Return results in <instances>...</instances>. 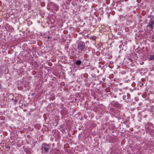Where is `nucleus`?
<instances>
[{"mask_svg": "<svg viewBox=\"0 0 154 154\" xmlns=\"http://www.w3.org/2000/svg\"><path fill=\"white\" fill-rule=\"evenodd\" d=\"M51 149V146L46 143L42 144L41 146L42 153L47 154Z\"/></svg>", "mask_w": 154, "mask_h": 154, "instance_id": "nucleus-1", "label": "nucleus"}, {"mask_svg": "<svg viewBox=\"0 0 154 154\" xmlns=\"http://www.w3.org/2000/svg\"><path fill=\"white\" fill-rule=\"evenodd\" d=\"M85 47V42L80 41L78 44L77 48L76 51L78 53H81Z\"/></svg>", "mask_w": 154, "mask_h": 154, "instance_id": "nucleus-2", "label": "nucleus"}, {"mask_svg": "<svg viewBox=\"0 0 154 154\" xmlns=\"http://www.w3.org/2000/svg\"><path fill=\"white\" fill-rule=\"evenodd\" d=\"M154 26V20L150 19L146 27L149 28L150 30H152Z\"/></svg>", "mask_w": 154, "mask_h": 154, "instance_id": "nucleus-3", "label": "nucleus"}, {"mask_svg": "<svg viewBox=\"0 0 154 154\" xmlns=\"http://www.w3.org/2000/svg\"><path fill=\"white\" fill-rule=\"evenodd\" d=\"M5 76L6 78L7 79V80H8L10 78V74L8 73L9 72L8 70L7 69H6L5 70Z\"/></svg>", "mask_w": 154, "mask_h": 154, "instance_id": "nucleus-4", "label": "nucleus"}, {"mask_svg": "<svg viewBox=\"0 0 154 154\" xmlns=\"http://www.w3.org/2000/svg\"><path fill=\"white\" fill-rule=\"evenodd\" d=\"M130 97V94L128 93H126L124 95L122 98L124 100H127L129 99Z\"/></svg>", "mask_w": 154, "mask_h": 154, "instance_id": "nucleus-5", "label": "nucleus"}, {"mask_svg": "<svg viewBox=\"0 0 154 154\" xmlns=\"http://www.w3.org/2000/svg\"><path fill=\"white\" fill-rule=\"evenodd\" d=\"M150 60H152L154 59V55H151L149 58Z\"/></svg>", "mask_w": 154, "mask_h": 154, "instance_id": "nucleus-6", "label": "nucleus"}, {"mask_svg": "<svg viewBox=\"0 0 154 154\" xmlns=\"http://www.w3.org/2000/svg\"><path fill=\"white\" fill-rule=\"evenodd\" d=\"M81 62H82V61L80 60H77L76 61V64L77 65H79L81 64Z\"/></svg>", "mask_w": 154, "mask_h": 154, "instance_id": "nucleus-7", "label": "nucleus"}, {"mask_svg": "<svg viewBox=\"0 0 154 154\" xmlns=\"http://www.w3.org/2000/svg\"><path fill=\"white\" fill-rule=\"evenodd\" d=\"M53 7H54V9L56 10V11H57L58 10V6H56V5H53Z\"/></svg>", "mask_w": 154, "mask_h": 154, "instance_id": "nucleus-8", "label": "nucleus"}, {"mask_svg": "<svg viewBox=\"0 0 154 154\" xmlns=\"http://www.w3.org/2000/svg\"><path fill=\"white\" fill-rule=\"evenodd\" d=\"M154 110V107L153 106L151 107L150 108V111L152 112H153Z\"/></svg>", "mask_w": 154, "mask_h": 154, "instance_id": "nucleus-9", "label": "nucleus"}, {"mask_svg": "<svg viewBox=\"0 0 154 154\" xmlns=\"http://www.w3.org/2000/svg\"><path fill=\"white\" fill-rule=\"evenodd\" d=\"M2 88V84L0 83V89H1Z\"/></svg>", "mask_w": 154, "mask_h": 154, "instance_id": "nucleus-10", "label": "nucleus"}, {"mask_svg": "<svg viewBox=\"0 0 154 154\" xmlns=\"http://www.w3.org/2000/svg\"><path fill=\"white\" fill-rule=\"evenodd\" d=\"M147 116L146 115H145V116H144L143 117H144V118H146Z\"/></svg>", "mask_w": 154, "mask_h": 154, "instance_id": "nucleus-11", "label": "nucleus"}, {"mask_svg": "<svg viewBox=\"0 0 154 154\" xmlns=\"http://www.w3.org/2000/svg\"><path fill=\"white\" fill-rule=\"evenodd\" d=\"M54 99V97H53V98H52V100H53V99Z\"/></svg>", "mask_w": 154, "mask_h": 154, "instance_id": "nucleus-12", "label": "nucleus"}, {"mask_svg": "<svg viewBox=\"0 0 154 154\" xmlns=\"http://www.w3.org/2000/svg\"><path fill=\"white\" fill-rule=\"evenodd\" d=\"M54 99V97H53V98H52V100H53V99Z\"/></svg>", "mask_w": 154, "mask_h": 154, "instance_id": "nucleus-13", "label": "nucleus"}, {"mask_svg": "<svg viewBox=\"0 0 154 154\" xmlns=\"http://www.w3.org/2000/svg\"><path fill=\"white\" fill-rule=\"evenodd\" d=\"M58 151V149H57V151Z\"/></svg>", "mask_w": 154, "mask_h": 154, "instance_id": "nucleus-14", "label": "nucleus"}]
</instances>
